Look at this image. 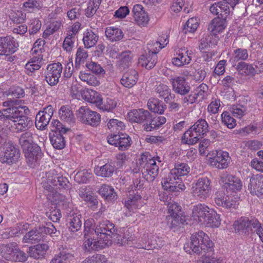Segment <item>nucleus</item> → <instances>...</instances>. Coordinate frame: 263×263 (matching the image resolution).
Masks as SVG:
<instances>
[{"instance_id":"obj_1","label":"nucleus","mask_w":263,"mask_h":263,"mask_svg":"<svg viewBox=\"0 0 263 263\" xmlns=\"http://www.w3.org/2000/svg\"><path fill=\"white\" fill-rule=\"evenodd\" d=\"M3 106L7 108L0 110V123L10 130L22 132L32 126L33 121L27 116L29 109L21 105L18 100L8 99L3 103Z\"/></svg>"},{"instance_id":"obj_2","label":"nucleus","mask_w":263,"mask_h":263,"mask_svg":"<svg viewBox=\"0 0 263 263\" xmlns=\"http://www.w3.org/2000/svg\"><path fill=\"white\" fill-rule=\"evenodd\" d=\"M96 239L87 238L83 243V247L88 252L99 251L111 245L113 241L121 245L128 243V240L117 233L115 225L107 220L98 222L95 229Z\"/></svg>"},{"instance_id":"obj_3","label":"nucleus","mask_w":263,"mask_h":263,"mask_svg":"<svg viewBox=\"0 0 263 263\" xmlns=\"http://www.w3.org/2000/svg\"><path fill=\"white\" fill-rule=\"evenodd\" d=\"M184 250L191 254H199L202 252L211 253L214 250V243L210 239L206 234L200 231L192 235L191 242L184 245Z\"/></svg>"},{"instance_id":"obj_4","label":"nucleus","mask_w":263,"mask_h":263,"mask_svg":"<svg viewBox=\"0 0 263 263\" xmlns=\"http://www.w3.org/2000/svg\"><path fill=\"white\" fill-rule=\"evenodd\" d=\"M209 125L205 120L198 119L183 134L181 142L184 144L193 145L208 132Z\"/></svg>"},{"instance_id":"obj_5","label":"nucleus","mask_w":263,"mask_h":263,"mask_svg":"<svg viewBox=\"0 0 263 263\" xmlns=\"http://www.w3.org/2000/svg\"><path fill=\"white\" fill-rule=\"evenodd\" d=\"M192 216L196 221L209 224L212 227L218 226L220 224L218 214L205 204L195 205L192 210Z\"/></svg>"},{"instance_id":"obj_6","label":"nucleus","mask_w":263,"mask_h":263,"mask_svg":"<svg viewBox=\"0 0 263 263\" xmlns=\"http://www.w3.org/2000/svg\"><path fill=\"white\" fill-rule=\"evenodd\" d=\"M141 160L142 161L141 165L143 167L141 170L143 176L146 180L153 181L158 175L159 166L149 153L143 154Z\"/></svg>"},{"instance_id":"obj_7","label":"nucleus","mask_w":263,"mask_h":263,"mask_svg":"<svg viewBox=\"0 0 263 263\" xmlns=\"http://www.w3.org/2000/svg\"><path fill=\"white\" fill-rule=\"evenodd\" d=\"M20 157V151L17 146L12 142L5 143L0 155V161L2 163L12 165L18 161Z\"/></svg>"},{"instance_id":"obj_8","label":"nucleus","mask_w":263,"mask_h":263,"mask_svg":"<svg viewBox=\"0 0 263 263\" xmlns=\"http://www.w3.org/2000/svg\"><path fill=\"white\" fill-rule=\"evenodd\" d=\"M211 180L206 177L200 178L193 184L192 194L193 196L202 200L210 196L211 191Z\"/></svg>"},{"instance_id":"obj_9","label":"nucleus","mask_w":263,"mask_h":263,"mask_svg":"<svg viewBox=\"0 0 263 263\" xmlns=\"http://www.w3.org/2000/svg\"><path fill=\"white\" fill-rule=\"evenodd\" d=\"M259 222L256 219L250 220L247 217H241L234 222L233 227L236 233H241L244 235L252 232L253 229L258 228Z\"/></svg>"},{"instance_id":"obj_10","label":"nucleus","mask_w":263,"mask_h":263,"mask_svg":"<svg viewBox=\"0 0 263 263\" xmlns=\"http://www.w3.org/2000/svg\"><path fill=\"white\" fill-rule=\"evenodd\" d=\"M62 70V65L59 62L48 64L45 72L47 83L51 86L56 85L59 82Z\"/></svg>"},{"instance_id":"obj_11","label":"nucleus","mask_w":263,"mask_h":263,"mask_svg":"<svg viewBox=\"0 0 263 263\" xmlns=\"http://www.w3.org/2000/svg\"><path fill=\"white\" fill-rule=\"evenodd\" d=\"M77 116L83 123L92 126H97L100 123L99 114L91 111L86 106H81L77 111Z\"/></svg>"},{"instance_id":"obj_12","label":"nucleus","mask_w":263,"mask_h":263,"mask_svg":"<svg viewBox=\"0 0 263 263\" xmlns=\"http://www.w3.org/2000/svg\"><path fill=\"white\" fill-rule=\"evenodd\" d=\"M162 185L165 190L172 192H179L185 189L181 178L170 173L164 179Z\"/></svg>"},{"instance_id":"obj_13","label":"nucleus","mask_w":263,"mask_h":263,"mask_svg":"<svg viewBox=\"0 0 263 263\" xmlns=\"http://www.w3.org/2000/svg\"><path fill=\"white\" fill-rule=\"evenodd\" d=\"M107 142L110 144L118 147L120 151H125L130 146L132 140L126 134H111L107 137Z\"/></svg>"},{"instance_id":"obj_14","label":"nucleus","mask_w":263,"mask_h":263,"mask_svg":"<svg viewBox=\"0 0 263 263\" xmlns=\"http://www.w3.org/2000/svg\"><path fill=\"white\" fill-rule=\"evenodd\" d=\"M237 197L226 195L223 191H217L214 197L216 205L227 209H235L237 204Z\"/></svg>"},{"instance_id":"obj_15","label":"nucleus","mask_w":263,"mask_h":263,"mask_svg":"<svg viewBox=\"0 0 263 263\" xmlns=\"http://www.w3.org/2000/svg\"><path fill=\"white\" fill-rule=\"evenodd\" d=\"M53 114V108L51 105H48L40 111L35 117V125L40 130L46 128Z\"/></svg>"},{"instance_id":"obj_16","label":"nucleus","mask_w":263,"mask_h":263,"mask_svg":"<svg viewBox=\"0 0 263 263\" xmlns=\"http://www.w3.org/2000/svg\"><path fill=\"white\" fill-rule=\"evenodd\" d=\"M18 47V43L13 37L6 36L0 37V55H9L14 53Z\"/></svg>"},{"instance_id":"obj_17","label":"nucleus","mask_w":263,"mask_h":263,"mask_svg":"<svg viewBox=\"0 0 263 263\" xmlns=\"http://www.w3.org/2000/svg\"><path fill=\"white\" fill-rule=\"evenodd\" d=\"M170 81L172 84L173 90L176 93L184 96L190 92L191 87L184 77H172Z\"/></svg>"},{"instance_id":"obj_18","label":"nucleus","mask_w":263,"mask_h":263,"mask_svg":"<svg viewBox=\"0 0 263 263\" xmlns=\"http://www.w3.org/2000/svg\"><path fill=\"white\" fill-rule=\"evenodd\" d=\"M193 52L189 50L187 47H182L176 52V57L172 59V63L177 66L180 67L189 64L192 60Z\"/></svg>"},{"instance_id":"obj_19","label":"nucleus","mask_w":263,"mask_h":263,"mask_svg":"<svg viewBox=\"0 0 263 263\" xmlns=\"http://www.w3.org/2000/svg\"><path fill=\"white\" fill-rule=\"evenodd\" d=\"M221 179L224 183V187L226 189L227 192L232 191L236 193L241 190L242 183L238 177L226 174L223 175Z\"/></svg>"},{"instance_id":"obj_20","label":"nucleus","mask_w":263,"mask_h":263,"mask_svg":"<svg viewBox=\"0 0 263 263\" xmlns=\"http://www.w3.org/2000/svg\"><path fill=\"white\" fill-rule=\"evenodd\" d=\"M142 239L143 242L139 245V248L146 250L160 248L164 245V241L156 235L144 234Z\"/></svg>"},{"instance_id":"obj_21","label":"nucleus","mask_w":263,"mask_h":263,"mask_svg":"<svg viewBox=\"0 0 263 263\" xmlns=\"http://www.w3.org/2000/svg\"><path fill=\"white\" fill-rule=\"evenodd\" d=\"M248 190L251 194L263 198V175H253L250 179Z\"/></svg>"},{"instance_id":"obj_22","label":"nucleus","mask_w":263,"mask_h":263,"mask_svg":"<svg viewBox=\"0 0 263 263\" xmlns=\"http://www.w3.org/2000/svg\"><path fill=\"white\" fill-rule=\"evenodd\" d=\"M26 161L30 167H33L34 163L42 157V153L40 146L34 144L29 148L23 149Z\"/></svg>"},{"instance_id":"obj_23","label":"nucleus","mask_w":263,"mask_h":263,"mask_svg":"<svg viewBox=\"0 0 263 263\" xmlns=\"http://www.w3.org/2000/svg\"><path fill=\"white\" fill-rule=\"evenodd\" d=\"M230 159L228 152L219 151L216 152V155L211 159L210 162L212 166L216 168L223 169L228 166Z\"/></svg>"},{"instance_id":"obj_24","label":"nucleus","mask_w":263,"mask_h":263,"mask_svg":"<svg viewBox=\"0 0 263 263\" xmlns=\"http://www.w3.org/2000/svg\"><path fill=\"white\" fill-rule=\"evenodd\" d=\"M148 116L143 124L144 129L147 132L159 128L166 121V118L163 116H154L150 112Z\"/></svg>"},{"instance_id":"obj_25","label":"nucleus","mask_w":263,"mask_h":263,"mask_svg":"<svg viewBox=\"0 0 263 263\" xmlns=\"http://www.w3.org/2000/svg\"><path fill=\"white\" fill-rule=\"evenodd\" d=\"M132 12L134 20L138 25L144 26L147 25L149 21V17L142 5H135L133 7Z\"/></svg>"},{"instance_id":"obj_26","label":"nucleus","mask_w":263,"mask_h":263,"mask_svg":"<svg viewBox=\"0 0 263 263\" xmlns=\"http://www.w3.org/2000/svg\"><path fill=\"white\" fill-rule=\"evenodd\" d=\"M227 25V19L217 16L213 19L208 26V30L212 35L221 32Z\"/></svg>"},{"instance_id":"obj_27","label":"nucleus","mask_w":263,"mask_h":263,"mask_svg":"<svg viewBox=\"0 0 263 263\" xmlns=\"http://www.w3.org/2000/svg\"><path fill=\"white\" fill-rule=\"evenodd\" d=\"M170 215L167 217L168 222L171 223L172 227H175L179 224V213L181 211V207L173 201L167 205Z\"/></svg>"},{"instance_id":"obj_28","label":"nucleus","mask_w":263,"mask_h":263,"mask_svg":"<svg viewBox=\"0 0 263 263\" xmlns=\"http://www.w3.org/2000/svg\"><path fill=\"white\" fill-rule=\"evenodd\" d=\"M44 241V235L42 233L40 227L29 231L23 237L24 243H36Z\"/></svg>"},{"instance_id":"obj_29","label":"nucleus","mask_w":263,"mask_h":263,"mask_svg":"<svg viewBox=\"0 0 263 263\" xmlns=\"http://www.w3.org/2000/svg\"><path fill=\"white\" fill-rule=\"evenodd\" d=\"M138 77V73L136 70L130 69L123 75L120 80L121 84L126 88H132L137 83Z\"/></svg>"},{"instance_id":"obj_30","label":"nucleus","mask_w":263,"mask_h":263,"mask_svg":"<svg viewBox=\"0 0 263 263\" xmlns=\"http://www.w3.org/2000/svg\"><path fill=\"white\" fill-rule=\"evenodd\" d=\"M149 112L143 108L133 109L128 113L129 120L131 122L145 123Z\"/></svg>"},{"instance_id":"obj_31","label":"nucleus","mask_w":263,"mask_h":263,"mask_svg":"<svg viewBox=\"0 0 263 263\" xmlns=\"http://www.w3.org/2000/svg\"><path fill=\"white\" fill-rule=\"evenodd\" d=\"M81 95L82 98L87 102L95 104L97 106L101 107L102 105V99L100 95L92 89L85 88Z\"/></svg>"},{"instance_id":"obj_32","label":"nucleus","mask_w":263,"mask_h":263,"mask_svg":"<svg viewBox=\"0 0 263 263\" xmlns=\"http://www.w3.org/2000/svg\"><path fill=\"white\" fill-rule=\"evenodd\" d=\"M157 55L154 53H146L145 54L141 55L139 58L138 65L146 69H151L154 67L157 63Z\"/></svg>"},{"instance_id":"obj_33","label":"nucleus","mask_w":263,"mask_h":263,"mask_svg":"<svg viewBox=\"0 0 263 263\" xmlns=\"http://www.w3.org/2000/svg\"><path fill=\"white\" fill-rule=\"evenodd\" d=\"M68 224L69 229L72 232L78 231L82 227V215L77 213H73L68 216Z\"/></svg>"},{"instance_id":"obj_34","label":"nucleus","mask_w":263,"mask_h":263,"mask_svg":"<svg viewBox=\"0 0 263 263\" xmlns=\"http://www.w3.org/2000/svg\"><path fill=\"white\" fill-rule=\"evenodd\" d=\"M49 246L47 243H40L30 247L28 253L31 257L39 259L44 256Z\"/></svg>"},{"instance_id":"obj_35","label":"nucleus","mask_w":263,"mask_h":263,"mask_svg":"<svg viewBox=\"0 0 263 263\" xmlns=\"http://www.w3.org/2000/svg\"><path fill=\"white\" fill-rule=\"evenodd\" d=\"M99 35L91 29H87L83 34V42L86 48L93 47L97 44Z\"/></svg>"},{"instance_id":"obj_36","label":"nucleus","mask_w":263,"mask_h":263,"mask_svg":"<svg viewBox=\"0 0 263 263\" xmlns=\"http://www.w3.org/2000/svg\"><path fill=\"white\" fill-rule=\"evenodd\" d=\"M59 116L62 121L69 124H73L75 122L73 113L69 106H62L59 110Z\"/></svg>"},{"instance_id":"obj_37","label":"nucleus","mask_w":263,"mask_h":263,"mask_svg":"<svg viewBox=\"0 0 263 263\" xmlns=\"http://www.w3.org/2000/svg\"><path fill=\"white\" fill-rule=\"evenodd\" d=\"M147 106L151 111L159 115L163 114L166 108V105L156 98H150L147 102Z\"/></svg>"},{"instance_id":"obj_38","label":"nucleus","mask_w":263,"mask_h":263,"mask_svg":"<svg viewBox=\"0 0 263 263\" xmlns=\"http://www.w3.org/2000/svg\"><path fill=\"white\" fill-rule=\"evenodd\" d=\"M99 194L108 201L111 202L117 199V194L114 189L109 185L103 184L99 190Z\"/></svg>"},{"instance_id":"obj_39","label":"nucleus","mask_w":263,"mask_h":263,"mask_svg":"<svg viewBox=\"0 0 263 263\" xmlns=\"http://www.w3.org/2000/svg\"><path fill=\"white\" fill-rule=\"evenodd\" d=\"M248 57L249 53L247 49L238 48L234 50L229 62L231 63L233 66H234L237 62L239 61H240V62H243L247 60Z\"/></svg>"},{"instance_id":"obj_40","label":"nucleus","mask_w":263,"mask_h":263,"mask_svg":"<svg viewBox=\"0 0 263 263\" xmlns=\"http://www.w3.org/2000/svg\"><path fill=\"white\" fill-rule=\"evenodd\" d=\"M115 167L114 165L107 163L103 166L95 167L94 172L98 176L110 177L112 175L115 171Z\"/></svg>"},{"instance_id":"obj_41","label":"nucleus","mask_w":263,"mask_h":263,"mask_svg":"<svg viewBox=\"0 0 263 263\" xmlns=\"http://www.w3.org/2000/svg\"><path fill=\"white\" fill-rule=\"evenodd\" d=\"M105 33L106 37L111 42L120 41L124 36L123 32L120 29L114 27H107Z\"/></svg>"},{"instance_id":"obj_42","label":"nucleus","mask_w":263,"mask_h":263,"mask_svg":"<svg viewBox=\"0 0 263 263\" xmlns=\"http://www.w3.org/2000/svg\"><path fill=\"white\" fill-rule=\"evenodd\" d=\"M155 92L159 98H163L164 101L168 103L170 100L169 96L171 97V90L168 86L162 83L157 84L155 87Z\"/></svg>"},{"instance_id":"obj_43","label":"nucleus","mask_w":263,"mask_h":263,"mask_svg":"<svg viewBox=\"0 0 263 263\" xmlns=\"http://www.w3.org/2000/svg\"><path fill=\"white\" fill-rule=\"evenodd\" d=\"M190 167L185 163H176L174 167L169 173L181 178L182 176L187 175L190 172Z\"/></svg>"},{"instance_id":"obj_44","label":"nucleus","mask_w":263,"mask_h":263,"mask_svg":"<svg viewBox=\"0 0 263 263\" xmlns=\"http://www.w3.org/2000/svg\"><path fill=\"white\" fill-rule=\"evenodd\" d=\"M118 66L121 69H125L130 65L133 58V54L129 51L122 52L119 57Z\"/></svg>"},{"instance_id":"obj_45","label":"nucleus","mask_w":263,"mask_h":263,"mask_svg":"<svg viewBox=\"0 0 263 263\" xmlns=\"http://www.w3.org/2000/svg\"><path fill=\"white\" fill-rule=\"evenodd\" d=\"M73 258V256L67 250H63L54 255L50 263H67Z\"/></svg>"},{"instance_id":"obj_46","label":"nucleus","mask_w":263,"mask_h":263,"mask_svg":"<svg viewBox=\"0 0 263 263\" xmlns=\"http://www.w3.org/2000/svg\"><path fill=\"white\" fill-rule=\"evenodd\" d=\"M236 69L240 73H245L246 75L254 76L257 72L255 68L252 64L245 62H239L236 65Z\"/></svg>"},{"instance_id":"obj_47","label":"nucleus","mask_w":263,"mask_h":263,"mask_svg":"<svg viewBox=\"0 0 263 263\" xmlns=\"http://www.w3.org/2000/svg\"><path fill=\"white\" fill-rule=\"evenodd\" d=\"M17 246L14 242L3 245L1 248L2 256L7 260H12Z\"/></svg>"},{"instance_id":"obj_48","label":"nucleus","mask_w":263,"mask_h":263,"mask_svg":"<svg viewBox=\"0 0 263 263\" xmlns=\"http://www.w3.org/2000/svg\"><path fill=\"white\" fill-rule=\"evenodd\" d=\"M66 133H53L50 137V141L53 146L58 149H62L65 146V138L63 134Z\"/></svg>"},{"instance_id":"obj_49","label":"nucleus","mask_w":263,"mask_h":263,"mask_svg":"<svg viewBox=\"0 0 263 263\" xmlns=\"http://www.w3.org/2000/svg\"><path fill=\"white\" fill-rule=\"evenodd\" d=\"M32 136V133L29 131L25 132L21 135L19 139V143L23 149L29 148V147L35 144L33 143Z\"/></svg>"},{"instance_id":"obj_50","label":"nucleus","mask_w":263,"mask_h":263,"mask_svg":"<svg viewBox=\"0 0 263 263\" xmlns=\"http://www.w3.org/2000/svg\"><path fill=\"white\" fill-rule=\"evenodd\" d=\"M93 177L90 170H83L79 171L74 177V179L79 183H86Z\"/></svg>"},{"instance_id":"obj_51","label":"nucleus","mask_w":263,"mask_h":263,"mask_svg":"<svg viewBox=\"0 0 263 263\" xmlns=\"http://www.w3.org/2000/svg\"><path fill=\"white\" fill-rule=\"evenodd\" d=\"M168 43V39L166 37L164 41L161 43L160 41L152 42L147 44V48L149 53L157 54L159 51L164 47Z\"/></svg>"},{"instance_id":"obj_52","label":"nucleus","mask_w":263,"mask_h":263,"mask_svg":"<svg viewBox=\"0 0 263 263\" xmlns=\"http://www.w3.org/2000/svg\"><path fill=\"white\" fill-rule=\"evenodd\" d=\"M102 0H89L87 8L85 10V15L87 17L92 16L99 9Z\"/></svg>"},{"instance_id":"obj_53","label":"nucleus","mask_w":263,"mask_h":263,"mask_svg":"<svg viewBox=\"0 0 263 263\" xmlns=\"http://www.w3.org/2000/svg\"><path fill=\"white\" fill-rule=\"evenodd\" d=\"M247 110L246 106L240 104L233 105L230 109L232 115L238 118H241L244 116L247 113Z\"/></svg>"},{"instance_id":"obj_54","label":"nucleus","mask_w":263,"mask_h":263,"mask_svg":"<svg viewBox=\"0 0 263 263\" xmlns=\"http://www.w3.org/2000/svg\"><path fill=\"white\" fill-rule=\"evenodd\" d=\"M42 7V4L40 0H28L23 4L24 10L29 12L40 10Z\"/></svg>"},{"instance_id":"obj_55","label":"nucleus","mask_w":263,"mask_h":263,"mask_svg":"<svg viewBox=\"0 0 263 263\" xmlns=\"http://www.w3.org/2000/svg\"><path fill=\"white\" fill-rule=\"evenodd\" d=\"M79 78L81 81L86 82L89 85L96 86L99 84V82L97 80V78L90 73L81 71L80 72Z\"/></svg>"},{"instance_id":"obj_56","label":"nucleus","mask_w":263,"mask_h":263,"mask_svg":"<svg viewBox=\"0 0 263 263\" xmlns=\"http://www.w3.org/2000/svg\"><path fill=\"white\" fill-rule=\"evenodd\" d=\"M107 125L110 132L116 133L118 132H119L125 127V125L123 122L114 119H110Z\"/></svg>"},{"instance_id":"obj_57","label":"nucleus","mask_w":263,"mask_h":263,"mask_svg":"<svg viewBox=\"0 0 263 263\" xmlns=\"http://www.w3.org/2000/svg\"><path fill=\"white\" fill-rule=\"evenodd\" d=\"M88 57L87 51L81 47H79L76 53V58L75 60V67L78 68L80 66L81 63H84Z\"/></svg>"},{"instance_id":"obj_58","label":"nucleus","mask_w":263,"mask_h":263,"mask_svg":"<svg viewBox=\"0 0 263 263\" xmlns=\"http://www.w3.org/2000/svg\"><path fill=\"white\" fill-rule=\"evenodd\" d=\"M72 35H73V34ZM76 41V36L67 34L63 43V48L64 50L66 52H70L74 46Z\"/></svg>"},{"instance_id":"obj_59","label":"nucleus","mask_w":263,"mask_h":263,"mask_svg":"<svg viewBox=\"0 0 263 263\" xmlns=\"http://www.w3.org/2000/svg\"><path fill=\"white\" fill-rule=\"evenodd\" d=\"M60 174L57 171L53 170L49 171L46 174L47 182L50 186H57V183L59 181V178Z\"/></svg>"},{"instance_id":"obj_60","label":"nucleus","mask_w":263,"mask_h":263,"mask_svg":"<svg viewBox=\"0 0 263 263\" xmlns=\"http://www.w3.org/2000/svg\"><path fill=\"white\" fill-rule=\"evenodd\" d=\"M198 26V23L196 18H190L186 22L183 27L184 33L187 32L193 33L195 32Z\"/></svg>"},{"instance_id":"obj_61","label":"nucleus","mask_w":263,"mask_h":263,"mask_svg":"<svg viewBox=\"0 0 263 263\" xmlns=\"http://www.w3.org/2000/svg\"><path fill=\"white\" fill-rule=\"evenodd\" d=\"M221 116L222 123H223L228 128L232 129L235 127L236 125V120L230 116L229 112H223Z\"/></svg>"},{"instance_id":"obj_62","label":"nucleus","mask_w":263,"mask_h":263,"mask_svg":"<svg viewBox=\"0 0 263 263\" xmlns=\"http://www.w3.org/2000/svg\"><path fill=\"white\" fill-rule=\"evenodd\" d=\"M52 129L53 133H66L69 130V128L66 127L59 120H53L51 121Z\"/></svg>"},{"instance_id":"obj_63","label":"nucleus","mask_w":263,"mask_h":263,"mask_svg":"<svg viewBox=\"0 0 263 263\" xmlns=\"http://www.w3.org/2000/svg\"><path fill=\"white\" fill-rule=\"evenodd\" d=\"M86 66L90 71L96 74H100L105 73L104 69L100 64L96 62L91 61L87 63Z\"/></svg>"},{"instance_id":"obj_64","label":"nucleus","mask_w":263,"mask_h":263,"mask_svg":"<svg viewBox=\"0 0 263 263\" xmlns=\"http://www.w3.org/2000/svg\"><path fill=\"white\" fill-rule=\"evenodd\" d=\"M10 17L11 20L16 24L23 23L26 18V14L21 11H13L11 13Z\"/></svg>"}]
</instances>
